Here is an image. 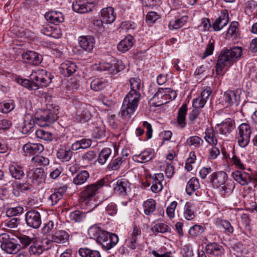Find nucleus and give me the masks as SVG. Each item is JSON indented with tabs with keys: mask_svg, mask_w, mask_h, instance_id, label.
I'll return each mask as SVG.
<instances>
[{
	"mask_svg": "<svg viewBox=\"0 0 257 257\" xmlns=\"http://www.w3.org/2000/svg\"><path fill=\"white\" fill-rule=\"evenodd\" d=\"M59 106L55 103L47 104V109L38 112L34 119V122L42 127L49 126L55 122L58 117Z\"/></svg>",
	"mask_w": 257,
	"mask_h": 257,
	"instance_id": "3",
	"label": "nucleus"
},
{
	"mask_svg": "<svg viewBox=\"0 0 257 257\" xmlns=\"http://www.w3.org/2000/svg\"><path fill=\"white\" fill-rule=\"evenodd\" d=\"M24 63L34 66L39 65L42 61V56L33 51H27L22 55Z\"/></svg>",
	"mask_w": 257,
	"mask_h": 257,
	"instance_id": "15",
	"label": "nucleus"
},
{
	"mask_svg": "<svg viewBox=\"0 0 257 257\" xmlns=\"http://www.w3.org/2000/svg\"><path fill=\"white\" fill-rule=\"evenodd\" d=\"M25 221L28 226L37 229L39 228L42 223L40 213L37 210L31 209L28 211L25 215Z\"/></svg>",
	"mask_w": 257,
	"mask_h": 257,
	"instance_id": "11",
	"label": "nucleus"
},
{
	"mask_svg": "<svg viewBox=\"0 0 257 257\" xmlns=\"http://www.w3.org/2000/svg\"><path fill=\"white\" fill-rule=\"evenodd\" d=\"M31 79L36 85L37 90L40 87H46L51 82L53 76L45 70H38L33 72L30 75Z\"/></svg>",
	"mask_w": 257,
	"mask_h": 257,
	"instance_id": "7",
	"label": "nucleus"
},
{
	"mask_svg": "<svg viewBox=\"0 0 257 257\" xmlns=\"http://www.w3.org/2000/svg\"><path fill=\"white\" fill-rule=\"evenodd\" d=\"M251 134V128L248 124L242 123L239 125L236 139L240 147L245 148L248 145Z\"/></svg>",
	"mask_w": 257,
	"mask_h": 257,
	"instance_id": "9",
	"label": "nucleus"
},
{
	"mask_svg": "<svg viewBox=\"0 0 257 257\" xmlns=\"http://www.w3.org/2000/svg\"><path fill=\"white\" fill-rule=\"evenodd\" d=\"M234 127V121L228 118L218 125L217 131L220 134L226 137L232 132Z\"/></svg>",
	"mask_w": 257,
	"mask_h": 257,
	"instance_id": "19",
	"label": "nucleus"
},
{
	"mask_svg": "<svg viewBox=\"0 0 257 257\" xmlns=\"http://www.w3.org/2000/svg\"><path fill=\"white\" fill-rule=\"evenodd\" d=\"M89 173L87 171L83 170L73 178L72 182L76 185H81L84 184L89 178Z\"/></svg>",
	"mask_w": 257,
	"mask_h": 257,
	"instance_id": "38",
	"label": "nucleus"
},
{
	"mask_svg": "<svg viewBox=\"0 0 257 257\" xmlns=\"http://www.w3.org/2000/svg\"><path fill=\"white\" fill-rule=\"evenodd\" d=\"M92 136L95 139H102L105 137V127L102 122L97 123L94 127L92 132Z\"/></svg>",
	"mask_w": 257,
	"mask_h": 257,
	"instance_id": "40",
	"label": "nucleus"
},
{
	"mask_svg": "<svg viewBox=\"0 0 257 257\" xmlns=\"http://www.w3.org/2000/svg\"><path fill=\"white\" fill-rule=\"evenodd\" d=\"M227 178L226 173L223 171L213 172L209 176L210 182L215 188L224 185L226 182Z\"/></svg>",
	"mask_w": 257,
	"mask_h": 257,
	"instance_id": "13",
	"label": "nucleus"
},
{
	"mask_svg": "<svg viewBox=\"0 0 257 257\" xmlns=\"http://www.w3.org/2000/svg\"><path fill=\"white\" fill-rule=\"evenodd\" d=\"M238 23L237 22H232L228 28L226 36L227 37L235 38L238 34Z\"/></svg>",
	"mask_w": 257,
	"mask_h": 257,
	"instance_id": "56",
	"label": "nucleus"
},
{
	"mask_svg": "<svg viewBox=\"0 0 257 257\" xmlns=\"http://www.w3.org/2000/svg\"><path fill=\"white\" fill-rule=\"evenodd\" d=\"M35 135L37 138L46 141H50L52 140V134L44 129H38L36 131Z\"/></svg>",
	"mask_w": 257,
	"mask_h": 257,
	"instance_id": "52",
	"label": "nucleus"
},
{
	"mask_svg": "<svg viewBox=\"0 0 257 257\" xmlns=\"http://www.w3.org/2000/svg\"><path fill=\"white\" fill-rule=\"evenodd\" d=\"M107 86V82L102 79H95L90 83L91 89L95 91H101Z\"/></svg>",
	"mask_w": 257,
	"mask_h": 257,
	"instance_id": "49",
	"label": "nucleus"
},
{
	"mask_svg": "<svg viewBox=\"0 0 257 257\" xmlns=\"http://www.w3.org/2000/svg\"><path fill=\"white\" fill-rule=\"evenodd\" d=\"M125 68V65L120 60H117L114 63L106 62H100L98 69L100 71H106L112 74H116Z\"/></svg>",
	"mask_w": 257,
	"mask_h": 257,
	"instance_id": "12",
	"label": "nucleus"
},
{
	"mask_svg": "<svg viewBox=\"0 0 257 257\" xmlns=\"http://www.w3.org/2000/svg\"><path fill=\"white\" fill-rule=\"evenodd\" d=\"M169 227L163 223H156L152 225V230L154 233H165L168 231Z\"/></svg>",
	"mask_w": 257,
	"mask_h": 257,
	"instance_id": "53",
	"label": "nucleus"
},
{
	"mask_svg": "<svg viewBox=\"0 0 257 257\" xmlns=\"http://www.w3.org/2000/svg\"><path fill=\"white\" fill-rule=\"evenodd\" d=\"M200 187L198 179L196 177H192L187 182L186 187V193L191 195L196 190L199 189Z\"/></svg>",
	"mask_w": 257,
	"mask_h": 257,
	"instance_id": "37",
	"label": "nucleus"
},
{
	"mask_svg": "<svg viewBox=\"0 0 257 257\" xmlns=\"http://www.w3.org/2000/svg\"><path fill=\"white\" fill-rule=\"evenodd\" d=\"M154 150L152 149H147L139 154L133 156V160L137 163H145L151 160L154 157Z\"/></svg>",
	"mask_w": 257,
	"mask_h": 257,
	"instance_id": "23",
	"label": "nucleus"
},
{
	"mask_svg": "<svg viewBox=\"0 0 257 257\" xmlns=\"http://www.w3.org/2000/svg\"><path fill=\"white\" fill-rule=\"evenodd\" d=\"M88 232L90 237L96 240L105 250L112 248L118 242V237L116 234L109 233L96 225L89 227Z\"/></svg>",
	"mask_w": 257,
	"mask_h": 257,
	"instance_id": "2",
	"label": "nucleus"
},
{
	"mask_svg": "<svg viewBox=\"0 0 257 257\" xmlns=\"http://www.w3.org/2000/svg\"><path fill=\"white\" fill-rule=\"evenodd\" d=\"M94 3H88L86 0H75L72 4L73 10L79 14H84L91 11Z\"/></svg>",
	"mask_w": 257,
	"mask_h": 257,
	"instance_id": "14",
	"label": "nucleus"
},
{
	"mask_svg": "<svg viewBox=\"0 0 257 257\" xmlns=\"http://www.w3.org/2000/svg\"><path fill=\"white\" fill-rule=\"evenodd\" d=\"M187 110V105L186 103L183 104L178 110L177 121L178 126L181 128H184L186 125V116Z\"/></svg>",
	"mask_w": 257,
	"mask_h": 257,
	"instance_id": "34",
	"label": "nucleus"
},
{
	"mask_svg": "<svg viewBox=\"0 0 257 257\" xmlns=\"http://www.w3.org/2000/svg\"><path fill=\"white\" fill-rule=\"evenodd\" d=\"M111 150L109 148L103 149L99 154L97 158L98 162L101 165H104L111 155Z\"/></svg>",
	"mask_w": 257,
	"mask_h": 257,
	"instance_id": "50",
	"label": "nucleus"
},
{
	"mask_svg": "<svg viewBox=\"0 0 257 257\" xmlns=\"http://www.w3.org/2000/svg\"><path fill=\"white\" fill-rule=\"evenodd\" d=\"M45 18L49 22L57 25L62 23L64 20V16L63 14L58 11H50L45 15Z\"/></svg>",
	"mask_w": 257,
	"mask_h": 257,
	"instance_id": "32",
	"label": "nucleus"
},
{
	"mask_svg": "<svg viewBox=\"0 0 257 257\" xmlns=\"http://www.w3.org/2000/svg\"><path fill=\"white\" fill-rule=\"evenodd\" d=\"M108 180L106 178H101L96 182L86 186L80 192V197L84 200H91L99 193L104 186L107 185Z\"/></svg>",
	"mask_w": 257,
	"mask_h": 257,
	"instance_id": "6",
	"label": "nucleus"
},
{
	"mask_svg": "<svg viewBox=\"0 0 257 257\" xmlns=\"http://www.w3.org/2000/svg\"><path fill=\"white\" fill-rule=\"evenodd\" d=\"M96 155L93 151H89L84 154L81 157V160L84 164H89L96 158Z\"/></svg>",
	"mask_w": 257,
	"mask_h": 257,
	"instance_id": "57",
	"label": "nucleus"
},
{
	"mask_svg": "<svg viewBox=\"0 0 257 257\" xmlns=\"http://www.w3.org/2000/svg\"><path fill=\"white\" fill-rule=\"evenodd\" d=\"M78 40L79 46L88 53L91 52L95 47V40L92 36H81Z\"/></svg>",
	"mask_w": 257,
	"mask_h": 257,
	"instance_id": "17",
	"label": "nucleus"
},
{
	"mask_svg": "<svg viewBox=\"0 0 257 257\" xmlns=\"http://www.w3.org/2000/svg\"><path fill=\"white\" fill-rule=\"evenodd\" d=\"M203 142V140L197 136L190 137L186 140V144L193 149L199 148Z\"/></svg>",
	"mask_w": 257,
	"mask_h": 257,
	"instance_id": "45",
	"label": "nucleus"
},
{
	"mask_svg": "<svg viewBox=\"0 0 257 257\" xmlns=\"http://www.w3.org/2000/svg\"><path fill=\"white\" fill-rule=\"evenodd\" d=\"M207 254L217 257H220L224 253V249L221 245L216 242L208 243L205 247Z\"/></svg>",
	"mask_w": 257,
	"mask_h": 257,
	"instance_id": "25",
	"label": "nucleus"
},
{
	"mask_svg": "<svg viewBox=\"0 0 257 257\" xmlns=\"http://www.w3.org/2000/svg\"><path fill=\"white\" fill-rule=\"evenodd\" d=\"M49 249L48 246L40 244L39 242H34L29 248V251L31 255H40L44 251Z\"/></svg>",
	"mask_w": 257,
	"mask_h": 257,
	"instance_id": "44",
	"label": "nucleus"
},
{
	"mask_svg": "<svg viewBox=\"0 0 257 257\" xmlns=\"http://www.w3.org/2000/svg\"><path fill=\"white\" fill-rule=\"evenodd\" d=\"M85 213L79 210L71 212L69 215L70 220L74 222H81L85 219Z\"/></svg>",
	"mask_w": 257,
	"mask_h": 257,
	"instance_id": "51",
	"label": "nucleus"
},
{
	"mask_svg": "<svg viewBox=\"0 0 257 257\" xmlns=\"http://www.w3.org/2000/svg\"><path fill=\"white\" fill-rule=\"evenodd\" d=\"M205 231V227L203 226L195 224L191 226L188 231L189 234L192 236H197Z\"/></svg>",
	"mask_w": 257,
	"mask_h": 257,
	"instance_id": "55",
	"label": "nucleus"
},
{
	"mask_svg": "<svg viewBox=\"0 0 257 257\" xmlns=\"http://www.w3.org/2000/svg\"><path fill=\"white\" fill-rule=\"evenodd\" d=\"M196 156L194 152H191L185 163V168L188 171H191L193 169L192 164L195 162Z\"/></svg>",
	"mask_w": 257,
	"mask_h": 257,
	"instance_id": "58",
	"label": "nucleus"
},
{
	"mask_svg": "<svg viewBox=\"0 0 257 257\" xmlns=\"http://www.w3.org/2000/svg\"><path fill=\"white\" fill-rule=\"evenodd\" d=\"M9 169L12 177L15 179L20 180L25 176L23 167L17 163L10 164Z\"/></svg>",
	"mask_w": 257,
	"mask_h": 257,
	"instance_id": "33",
	"label": "nucleus"
},
{
	"mask_svg": "<svg viewBox=\"0 0 257 257\" xmlns=\"http://www.w3.org/2000/svg\"><path fill=\"white\" fill-rule=\"evenodd\" d=\"M0 242L1 248L10 254L17 253L21 247V245L18 244L17 239L7 233L0 235Z\"/></svg>",
	"mask_w": 257,
	"mask_h": 257,
	"instance_id": "8",
	"label": "nucleus"
},
{
	"mask_svg": "<svg viewBox=\"0 0 257 257\" xmlns=\"http://www.w3.org/2000/svg\"><path fill=\"white\" fill-rule=\"evenodd\" d=\"M217 132H215L212 127L207 128L205 132L204 140L210 145H217Z\"/></svg>",
	"mask_w": 257,
	"mask_h": 257,
	"instance_id": "35",
	"label": "nucleus"
},
{
	"mask_svg": "<svg viewBox=\"0 0 257 257\" xmlns=\"http://www.w3.org/2000/svg\"><path fill=\"white\" fill-rule=\"evenodd\" d=\"M123 162L122 157H117L109 164L108 165V169L110 170H116L118 169Z\"/></svg>",
	"mask_w": 257,
	"mask_h": 257,
	"instance_id": "61",
	"label": "nucleus"
},
{
	"mask_svg": "<svg viewBox=\"0 0 257 257\" xmlns=\"http://www.w3.org/2000/svg\"><path fill=\"white\" fill-rule=\"evenodd\" d=\"M15 107V102L12 99L5 100L0 103V111L8 113L12 111Z\"/></svg>",
	"mask_w": 257,
	"mask_h": 257,
	"instance_id": "47",
	"label": "nucleus"
},
{
	"mask_svg": "<svg viewBox=\"0 0 257 257\" xmlns=\"http://www.w3.org/2000/svg\"><path fill=\"white\" fill-rule=\"evenodd\" d=\"M104 23L102 22V20H94L93 21V26L92 29L95 31V33L97 34L102 33L104 30V27L103 24Z\"/></svg>",
	"mask_w": 257,
	"mask_h": 257,
	"instance_id": "60",
	"label": "nucleus"
},
{
	"mask_svg": "<svg viewBox=\"0 0 257 257\" xmlns=\"http://www.w3.org/2000/svg\"><path fill=\"white\" fill-rule=\"evenodd\" d=\"M66 189L60 188L55 190L49 197V201L50 202V205L54 206L57 204L58 202L63 198Z\"/></svg>",
	"mask_w": 257,
	"mask_h": 257,
	"instance_id": "36",
	"label": "nucleus"
},
{
	"mask_svg": "<svg viewBox=\"0 0 257 257\" xmlns=\"http://www.w3.org/2000/svg\"><path fill=\"white\" fill-rule=\"evenodd\" d=\"M188 17L186 16L182 17L180 19L171 20L169 24L170 30L178 29L182 27L188 21Z\"/></svg>",
	"mask_w": 257,
	"mask_h": 257,
	"instance_id": "48",
	"label": "nucleus"
},
{
	"mask_svg": "<svg viewBox=\"0 0 257 257\" xmlns=\"http://www.w3.org/2000/svg\"><path fill=\"white\" fill-rule=\"evenodd\" d=\"M73 154L69 145L64 144L60 145L57 152V157L62 162H68L70 160Z\"/></svg>",
	"mask_w": 257,
	"mask_h": 257,
	"instance_id": "20",
	"label": "nucleus"
},
{
	"mask_svg": "<svg viewBox=\"0 0 257 257\" xmlns=\"http://www.w3.org/2000/svg\"><path fill=\"white\" fill-rule=\"evenodd\" d=\"M91 116L90 112L87 109H84L81 111L77 112L75 119L78 122L84 123L88 121Z\"/></svg>",
	"mask_w": 257,
	"mask_h": 257,
	"instance_id": "43",
	"label": "nucleus"
},
{
	"mask_svg": "<svg viewBox=\"0 0 257 257\" xmlns=\"http://www.w3.org/2000/svg\"><path fill=\"white\" fill-rule=\"evenodd\" d=\"M150 182L152 183L151 191L154 193H158L163 189L162 182L164 180V174L162 173L154 174L151 175Z\"/></svg>",
	"mask_w": 257,
	"mask_h": 257,
	"instance_id": "18",
	"label": "nucleus"
},
{
	"mask_svg": "<svg viewBox=\"0 0 257 257\" xmlns=\"http://www.w3.org/2000/svg\"><path fill=\"white\" fill-rule=\"evenodd\" d=\"M232 177L242 186L247 185L251 180V177L248 173L238 170L232 172Z\"/></svg>",
	"mask_w": 257,
	"mask_h": 257,
	"instance_id": "29",
	"label": "nucleus"
},
{
	"mask_svg": "<svg viewBox=\"0 0 257 257\" xmlns=\"http://www.w3.org/2000/svg\"><path fill=\"white\" fill-rule=\"evenodd\" d=\"M140 98L126 95L119 112L122 119L127 122L131 120L133 115L137 110Z\"/></svg>",
	"mask_w": 257,
	"mask_h": 257,
	"instance_id": "4",
	"label": "nucleus"
},
{
	"mask_svg": "<svg viewBox=\"0 0 257 257\" xmlns=\"http://www.w3.org/2000/svg\"><path fill=\"white\" fill-rule=\"evenodd\" d=\"M177 202L174 201L170 203L166 209V213L170 219H172L175 217V211L177 206Z\"/></svg>",
	"mask_w": 257,
	"mask_h": 257,
	"instance_id": "62",
	"label": "nucleus"
},
{
	"mask_svg": "<svg viewBox=\"0 0 257 257\" xmlns=\"http://www.w3.org/2000/svg\"><path fill=\"white\" fill-rule=\"evenodd\" d=\"M130 183L124 178L118 179L114 186V190L121 195H125L131 190Z\"/></svg>",
	"mask_w": 257,
	"mask_h": 257,
	"instance_id": "22",
	"label": "nucleus"
},
{
	"mask_svg": "<svg viewBox=\"0 0 257 257\" xmlns=\"http://www.w3.org/2000/svg\"><path fill=\"white\" fill-rule=\"evenodd\" d=\"M176 96V91L171 88H159L151 100L154 101L153 105L157 107L174 100Z\"/></svg>",
	"mask_w": 257,
	"mask_h": 257,
	"instance_id": "5",
	"label": "nucleus"
},
{
	"mask_svg": "<svg viewBox=\"0 0 257 257\" xmlns=\"http://www.w3.org/2000/svg\"><path fill=\"white\" fill-rule=\"evenodd\" d=\"M214 223L217 226H222L226 232L232 233L234 228L230 223L227 220H223L220 218H217L214 220Z\"/></svg>",
	"mask_w": 257,
	"mask_h": 257,
	"instance_id": "46",
	"label": "nucleus"
},
{
	"mask_svg": "<svg viewBox=\"0 0 257 257\" xmlns=\"http://www.w3.org/2000/svg\"><path fill=\"white\" fill-rule=\"evenodd\" d=\"M76 64L68 60L62 63L60 66L61 73L66 77L72 75L76 71Z\"/></svg>",
	"mask_w": 257,
	"mask_h": 257,
	"instance_id": "28",
	"label": "nucleus"
},
{
	"mask_svg": "<svg viewBox=\"0 0 257 257\" xmlns=\"http://www.w3.org/2000/svg\"><path fill=\"white\" fill-rule=\"evenodd\" d=\"M28 176L35 183V182L43 181L45 179L46 174L43 168H37L30 170L28 172Z\"/></svg>",
	"mask_w": 257,
	"mask_h": 257,
	"instance_id": "26",
	"label": "nucleus"
},
{
	"mask_svg": "<svg viewBox=\"0 0 257 257\" xmlns=\"http://www.w3.org/2000/svg\"><path fill=\"white\" fill-rule=\"evenodd\" d=\"M78 253L81 257H101L99 251L91 249L87 247L80 248Z\"/></svg>",
	"mask_w": 257,
	"mask_h": 257,
	"instance_id": "42",
	"label": "nucleus"
},
{
	"mask_svg": "<svg viewBox=\"0 0 257 257\" xmlns=\"http://www.w3.org/2000/svg\"><path fill=\"white\" fill-rule=\"evenodd\" d=\"M194 207V206L191 202H187L185 203L184 208L183 216L187 220H191L195 217Z\"/></svg>",
	"mask_w": 257,
	"mask_h": 257,
	"instance_id": "41",
	"label": "nucleus"
},
{
	"mask_svg": "<svg viewBox=\"0 0 257 257\" xmlns=\"http://www.w3.org/2000/svg\"><path fill=\"white\" fill-rule=\"evenodd\" d=\"M144 213L146 215H152L156 210V202L153 199H149L143 203Z\"/></svg>",
	"mask_w": 257,
	"mask_h": 257,
	"instance_id": "39",
	"label": "nucleus"
},
{
	"mask_svg": "<svg viewBox=\"0 0 257 257\" xmlns=\"http://www.w3.org/2000/svg\"><path fill=\"white\" fill-rule=\"evenodd\" d=\"M242 54L240 47H234L230 49L221 51L215 66L216 73L219 76H223L227 68L238 61Z\"/></svg>",
	"mask_w": 257,
	"mask_h": 257,
	"instance_id": "1",
	"label": "nucleus"
},
{
	"mask_svg": "<svg viewBox=\"0 0 257 257\" xmlns=\"http://www.w3.org/2000/svg\"><path fill=\"white\" fill-rule=\"evenodd\" d=\"M69 237L68 233L63 230H54L51 235V241L57 243H64L66 242Z\"/></svg>",
	"mask_w": 257,
	"mask_h": 257,
	"instance_id": "27",
	"label": "nucleus"
},
{
	"mask_svg": "<svg viewBox=\"0 0 257 257\" xmlns=\"http://www.w3.org/2000/svg\"><path fill=\"white\" fill-rule=\"evenodd\" d=\"M135 40L131 35H128L121 40L117 45V49L122 53L128 51L134 45Z\"/></svg>",
	"mask_w": 257,
	"mask_h": 257,
	"instance_id": "31",
	"label": "nucleus"
},
{
	"mask_svg": "<svg viewBox=\"0 0 257 257\" xmlns=\"http://www.w3.org/2000/svg\"><path fill=\"white\" fill-rule=\"evenodd\" d=\"M23 149L29 155H38L44 151V147L41 144L27 143L24 145Z\"/></svg>",
	"mask_w": 257,
	"mask_h": 257,
	"instance_id": "30",
	"label": "nucleus"
},
{
	"mask_svg": "<svg viewBox=\"0 0 257 257\" xmlns=\"http://www.w3.org/2000/svg\"><path fill=\"white\" fill-rule=\"evenodd\" d=\"M241 91L240 89L228 90L225 91L222 98L223 104L226 107L229 106H237L240 101Z\"/></svg>",
	"mask_w": 257,
	"mask_h": 257,
	"instance_id": "10",
	"label": "nucleus"
},
{
	"mask_svg": "<svg viewBox=\"0 0 257 257\" xmlns=\"http://www.w3.org/2000/svg\"><path fill=\"white\" fill-rule=\"evenodd\" d=\"M17 82L29 90H37L36 85L32 80L18 78L17 79Z\"/></svg>",
	"mask_w": 257,
	"mask_h": 257,
	"instance_id": "54",
	"label": "nucleus"
},
{
	"mask_svg": "<svg viewBox=\"0 0 257 257\" xmlns=\"http://www.w3.org/2000/svg\"><path fill=\"white\" fill-rule=\"evenodd\" d=\"M116 16L113 8L110 7L103 8L100 11L101 19L105 24L112 23L115 21Z\"/></svg>",
	"mask_w": 257,
	"mask_h": 257,
	"instance_id": "24",
	"label": "nucleus"
},
{
	"mask_svg": "<svg viewBox=\"0 0 257 257\" xmlns=\"http://www.w3.org/2000/svg\"><path fill=\"white\" fill-rule=\"evenodd\" d=\"M130 82L131 90L127 95L140 98L141 93L140 91L142 86L141 79L138 77L131 78L130 79Z\"/></svg>",
	"mask_w": 257,
	"mask_h": 257,
	"instance_id": "21",
	"label": "nucleus"
},
{
	"mask_svg": "<svg viewBox=\"0 0 257 257\" xmlns=\"http://www.w3.org/2000/svg\"><path fill=\"white\" fill-rule=\"evenodd\" d=\"M32 161L39 165L46 166L49 164V160L46 157L40 155H36L32 158Z\"/></svg>",
	"mask_w": 257,
	"mask_h": 257,
	"instance_id": "64",
	"label": "nucleus"
},
{
	"mask_svg": "<svg viewBox=\"0 0 257 257\" xmlns=\"http://www.w3.org/2000/svg\"><path fill=\"white\" fill-rule=\"evenodd\" d=\"M240 223L244 226L245 229L248 230H251V219L249 218L248 214L244 213L241 215Z\"/></svg>",
	"mask_w": 257,
	"mask_h": 257,
	"instance_id": "63",
	"label": "nucleus"
},
{
	"mask_svg": "<svg viewBox=\"0 0 257 257\" xmlns=\"http://www.w3.org/2000/svg\"><path fill=\"white\" fill-rule=\"evenodd\" d=\"M34 119L30 121H25L24 125L22 126L21 131L24 134H27L32 132L34 130Z\"/></svg>",
	"mask_w": 257,
	"mask_h": 257,
	"instance_id": "59",
	"label": "nucleus"
},
{
	"mask_svg": "<svg viewBox=\"0 0 257 257\" xmlns=\"http://www.w3.org/2000/svg\"><path fill=\"white\" fill-rule=\"evenodd\" d=\"M229 22L228 13L227 10H221L219 17L212 24V28L214 31H219L226 26Z\"/></svg>",
	"mask_w": 257,
	"mask_h": 257,
	"instance_id": "16",
	"label": "nucleus"
}]
</instances>
